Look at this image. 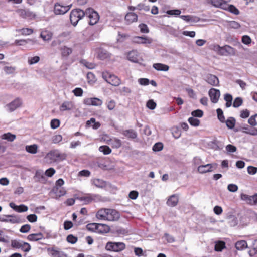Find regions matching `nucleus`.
I'll list each match as a JSON object with an SVG mask.
<instances>
[{
    "instance_id": "nucleus-13",
    "label": "nucleus",
    "mask_w": 257,
    "mask_h": 257,
    "mask_svg": "<svg viewBox=\"0 0 257 257\" xmlns=\"http://www.w3.org/2000/svg\"><path fill=\"white\" fill-rule=\"evenodd\" d=\"M72 5L63 6L57 3L54 6V13L56 15H63L67 13L71 8Z\"/></svg>"
},
{
    "instance_id": "nucleus-25",
    "label": "nucleus",
    "mask_w": 257,
    "mask_h": 257,
    "mask_svg": "<svg viewBox=\"0 0 257 257\" xmlns=\"http://www.w3.org/2000/svg\"><path fill=\"white\" fill-rule=\"evenodd\" d=\"M44 238V236L41 233H32L27 236V239L30 241H37Z\"/></svg>"
},
{
    "instance_id": "nucleus-53",
    "label": "nucleus",
    "mask_w": 257,
    "mask_h": 257,
    "mask_svg": "<svg viewBox=\"0 0 257 257\" xmlns=\"http://www.w3.org/2000/svg\"><path fill=\"white\" fill-rule=\"evenodd\" d=\"M35 177L38 179V181H40L41 180H44L45 177L42 170H38L36 172Z\"/></svg>"
},
{
    "instance_id": "nucleus-11",
    "label": "nucleus",
    "mask_w": 257,
    "mask_h": 257,
    "mask_svg": "<svg viewBox=\"0 0 257 257\" xmlns=\"http://www.w3.org/2000/svg\"><path fill=\"white\" fill-rule=\"evenodd\" d=\"M0 221L16 224L20 222V218L14 215H0Z\"/></svg>"
},
{
    "instance_id": "nucleus-20",
    "label": "nucleus",
    "mask_w": 257,
    "mask_h": 257,
    "mask_svg": "<svg viewBox=\"0 0 257 257\" xmlns=\"http://www.w3.org/2000/svg\"><path fill=\"white\" fill-rule=\"evenodd\" d=\"M9 206L15 211L18 212H24L27 211L28 210V207L23 204L18 206L16 205L14 203L11 202L9 204Z\"/></svg>"
},
{
    "instance_id": "nucleus-22",
    "label": "nucleus",
    "mask_w": 257,
    "mask_h": 257,
    "mask_svg": "<svg viewBox=\"0 0 257 257\" xmlns=\"http://www.w3.org/2000/svg\"><path fill=\"white\" fill-rule=\"evenodd\" d=\"M180 18L187 22L197 23L200 20L198 17L192 15H180Z\"/></svg>"
},
{
    "instance_id": "nucleus-29",
    "label": "nucleus",
    "mask_w": 257,
    "mask_h": 257,
    "mask_svg": "<svg viewBox=\"0 0 257 257\" xmlns=\"http://www.w3.org/2000/svg\"><path fill=\"white\" fill-rule=\"evenodd\" d=\"M62 57H67L70 54L72 53V49L67 46L61 47L60 49Z\"/></svg>"
},
{
    "instance_id": "nucleus-59",
    "label": "nucleus",
    "mask_w": 257,
    "mask_h": 257,
    "mask_svg": "<svg viewBox=\"0 0 257 257\" xmlns=\"http://www.w3.org/2000/svg\"><path fill=\"white\" fill-rule=\"evenodd\" d=\"M67 241L71 244H75L77 241V238L72 234H70L67 237Z\"/></svg>"
},
{
    "instance_id": "nucleus-9",
    "label": "nucleus",
    "mask_w": 257,
    "mask_h": 257,
    "mask_svg": "<svg viewBox=\"0 0 257 257\" xmlns=\"http://www.w3.org/2000/svg\"><path fill=\"white\" fill-rule=\"evenodd\" d=\"M217 167V164L210 163L206 165H200L197 168V171L201 174L212 172Z\"/></svg>"
},
{
    "instance_id": "nucleus-64",
    "label": "nucleus",
    "mask_w": 257,
    "mask_h": 257,
    "mask_svg": "<svg viewBox=\"0 0 257 257\" xmlns=\"http://www.w3.org/2000/svg\"><path fill=\"white\" fill-rule=\"evenodd\" d=\"M241 40L242 42L245 45H249L251 42V38L247 35L243 36Z\"/></svg>"
},
{
    "instance_id": "nucleus-61",
    "label": "nucleus",
    "mask_w": 257,
    "mask_h": 257,
    "mask_svg": "<svg viewBox=\"0 0 257 257\" xmlns=\"http://www.w3.org/2000/svg\"><path fill=\"white\" fill-rule=\"evenodd\" d=\"M163 145L162 143H156L153 147V150L154 151H160L162 150Z\"/></svg>"
},
{
    "instance_id": "nucleus-1",
    "label": "nucleus",
    "mask_w": 257,
    "mask_h": 257,
    "mask_svg": "<svg viewBox=\"0 0 257 257\" xmlns=\"http://www.w3.org/2000/svg\"><path fill=\"white\" fill-rule=\"evenodd\" d=\"M96 217L100 220L114 221L120 217L119 212L115 209L101 208L96 213Z\"/></svg>"
},
{
    "instance_id": "nucleus-50",
    "label": "nucleus",
    "mask_w": 257,
    "mask_h": 257,
    "mask_svg": "<svg viewBox=\"0 0 257 257\" xmlns=\"http://www.w3.org/2000/svg\"><path fill=\"white\" fill-rule=\"evenodd\" d=\"M60 125V121L57 119H53L51 121L50 126L53 129L58 128Z\"/></svg>"
},
{
    "instance_id": "nucleus-62",
    "label": "nucleus",
    "mask_w": 257,
    "mask_h": 257,
    "mask_svg": "<svg viewBox=\"0 0 257 257\" xmlns=\"http://www.w3.org/2000/svg\"><path fill=\"white\" fill-rule=\"evenodd\" d=\"M147 107L150 109L153 110L156 107V103L153 100H149L147 103Z\"/></svg>"
},
{
    "instance_id": "nucleus-37",
    "label": "nucleus",
    "mask_w": 257,
    "mask_h": 257,
    "mask_svg": "<svg viewBox=\"0 0 257 257\" xmlns=\"http://www.w3.org/2000/svg\"><path fill=\"white\" fill-rule=\"evenodd\" d=\"M98 56L100 59L104 60L110 58L111 57V54L105 50H101L98 54Z\"/></svg>"
},
{
    "instance_id": "nucleus-3",
    "label": "nucleus",
    "mask_w": 257,
    "mask_h": 257,
    "mask_svg": "<svg viewBox=\"0 0 257 257\" xmlns=\"http://www.w3.org/2000/svg\"><path fill=\"white\" fill-rule=\"evenodd\" d=\"M85 15V11L84 12L80 9H75L71 11L70 14V20L71 24L75 26L77 24L79 20L82 19Z\"/></svg>"
},
{
    "instance_id": "nucleus-39",
    "label": "nucleus",
    "mask_w": 257,
    "mask_h": 257,
    "mask_svg": "<svg viewBox=\"0 0 257 257\" xmlns=\"http://www.w3.org/2000/svg\"><path fill=\"white\" fill-rule=\"evenodd\" d=\"M235 119L234 118L230 117L225 122L228 128L232 129L234 128L235 124Z\"/></svg>"
},
{
    "instance_id": "nucleus-8",
    "label": "nucleus",
    "mask_w": 257,
    "mask_h": 257,
    "mask_svg": "<svg viewBox=\"0 0 257 257\" xmlns=\"http://www.w3.org/2000/svg\"><path fill=\"white\" fill-rule=\"evenodd\" d=\"M85 15L88 16L89 19V24L90 25H95L99 20V16L98 13L91 8L86 10Z\"/></svg>"
},
{
    "instance_id": "nucleus-41",
    "label": "nucleus",
    "mask_w": 257,
    "mask_h": 257,
    "mask_svg": "<svg viewBox=\"0 0 257 257\" xmlns=\"http://www.w3.org/2000/svg\"><path fill=\"white\" fill-rule=\"evenodd\" d=\"M240 198L242 200L245 201L247 204L251 205L252 196L242 193L240 195Z\"/></svg>"
},
{
    "instance_id": "nucleus-24",
    "label": "nucleus",
    "mask_w": 257,
    "mask_h": 257,
    "mask_svg": "<svg viewBox=\"0 0 257 257\" xmlns=\"http://www.w3.org/2000/svg\"><path fill=\"white\" fill-rule=\"evenodd\" d=\"M15 43L19 46H23L26 44H30L31 45H33L35 43H36V41L32 39H21V40H16L15 41Z\"/></svg>"
},
{
    "instance_id": "nucleus-58",
    "label": "nucleus",
    "mask_w": 257,
    "mask_h": 257,
    "mask_svg": "<svg viewBox=\"0 0 257 257\" xmlns=\"http://www.w3.org/2000/svg\"><path fill=\"white\" fill-rule=\"evenodd\" d=\"M191 115L193 117H201L203 115V112L201 110L197 109L196 110L193 111L191 112Z\"/></svg>"
},
{
    "instance_id": "nucleus-46",
    "label": "nucleus",
    "mask_w": 257,
    "mask_h": 257,
    "mask_svg": "<svg viewBox=\"0 0 257 257\" xmlns=\"http://www.w3.org/2000/svg\"><path fill=\"white\" fill-rule=\"evenodd\" d=\"M90 103L94 106H100L102 104V101L97 98H92L90 99Z\"/></svg>"
},
{
    "instance_id": "nucleus-21",
    "label": "nucleus",
    "mask_w": 257,
    "mask_h": 257,
    "mask_svg": "<svg viewBox=\"0 0 257 257\" xmlns=\"http://www.w3.org/2000/svg\"><path fill=\"white\" fill-rule=\"evenodd\" d=\"M127 58L130 61L135 63H138L140 60L139 53L136 50L130 51L128 53Z\"/></svg>"
},
{
    "instance_id": "nucleus-56",
    "label": "nucleus",
    "mask_w": 257,
    "mask_h": 257,
    "mask_svg": "<svg viewBox=\"0 0 257 257\" xmlns=\"http://www.w3.org/2000/svg\"><path fill=\"white\" fill-rule=\"evenodd\" d=\"M242 99L240 97H237L234 100L233 106L235 108L238 107L242 104Z\"/></svg>"
},
{
    "instance_id": "nucleus-43",
    "label": "nucleus",
    "mask_w": 257,
    "mask_h": 257,
    "mask_svg": "<svg viewBox=\"0 0 257 257\" xmlns=\"http://www.w3.org/2000/svg\"><path fill=\"white\" fill-rule=\"evenodd\" d=\"M99 151L104 155L109 154L111 152V149L107 146H101L99 148Z\"/></svg>"
},
{
    "instance_id": "nucleus-18",
    "label": "nucleus",
    "mask_w": 257,
    "mask_h": 257,
    "mask_svg": "<svg viewBox=\"0 0 257 257\" xmlns=\"http://www.w3.org/2000/svg\"><path fill=\"white\" fill-rule=\"evenodd\" d=\"M205 81L210 85L216 86L219 84L218 78L214 75L208 74L205 78Z\"/></svg>"
},
{
    "instance_id": "nucleus-33",
    "label": "nucleus",
    "mask_w": 257,
    "mask_h": 257,
    "mask_svg": "<svg viewBox=\"0 0 257 257\" xmlns=\"http://www.w3.org/2000/svg\"><path fill=\"white\" fill-rule=\"evenodd\" d=\"M92 183L97 187L104 188L106 186L105 181L100 179H94L92 180Z\"/></svg>"
},
{
    "instance_id": "nucleus-2",
    "label": "nucleus",
    "mask_w": 257,
    "mask_h": 257,
    "mask_svg": "<svg viewBox=\"0 0 257 257\" xmlns=\"http://www.w3.org/2000/svg\"><path fill=\"white\" fill-rule=\"evenodd\" d=\"M67 155L61 153L58 150H54L48 153L45 158L49 160V162H59L66 159Z\"/></svg>"
},
{
    "instance_id": "nucleus-40",
    "label": "nucleus",
    "mask_w": 257,
    "mask_h": 257,
    "mask_svg": "<svg viewBox=\"0 0 257 257\" xmlns=\"http://www.w3.org/2000/svg\"><path fill=\"white\" fill-rule=\"evenodd\" d=\"M80 63L83 66H85L87 68L89 69H92L95 67V65L94 63L88 62L86 60H81L80 61Z\"/></svg>"
},
{
    "instance_id": "nucleus-15",
    "label": "nucleus",
    "mask_w": 257,
    "mask_h": 257,
    "mask_svg": "<svg viewBox=\"0 0 257 257\" xmlns=\"http://www.w3.org/2000/svg\"><path fill=\"white\" fill-rule=\"evenodd\" d=\"M22 104V101L19 98L15 99L11 103L5 106L6 109L9 112H12L19 107Z\"/></svg>"
},
{
    "instance_id": "nucleus-42",
    "label": "nucleus",
    "mask_w": 257,
    "mask_h": 257,
    "mask_svg": "<svg viewBox=\"0 0 257 257\" xmlns=\"http://www.w3.org/2000/svg\"><path fill=\"white\" fill-rule=\"evenodd\" d=\"M111 144L113 147L118 148L121 146V141L120 140L116 138L111 139Z\"/></svg>"
},
{
    "instance_id": "nucleus-55",
    "label": "nucleus",
    "mask_w": 257,
    "mask_h": 257,
    "mask_svg": "<svg viewBox=\"0 0 257 257\" xmlns=\"http://www.w3.org/2000/svg\"><path fill=\"white\" fill-rule=\"evenodd\" d=\"M20 32L23 35H29L33 33V30L30 28H23L20 30Z\"/></svg>"
},
{
    "instance_id": "nucleus-16",
    "label": "nucleus",
    "mask_w": 257,
    "mask_h": 257,
    "mask_svg": "<svg viewBox=\"0 0 257 257\" xmlns=\"http://www.w3.org/2000/svg\"><path fill=\"white\" fill-rule=\"evenodd\" d=\"M208 94L212 102L216 103L218 102L220 95V91L219 90L211 88L209 90Z\"/></svg>"
},
{
    "instance_id": "nucleus-34",
    "label": "nucleus",
    "mask_w": 257,
    "mask_h": 257,
    "mask_svg": "<svg viewBox=\"0 0 257 257\" xmlns=\"http://www.w3.org/2000/svg\"><path fill=\"white\" fill-rule=\"evenodd\" d=\"M27 152L31 154H36L37 152L38 146L36 144L27 145L25 147Z\"/></svg>"
},
{
    "instance_id": "nucleus-31",
    "label": "nucleus",
    "mask_w": 257,
    "mask_h": 257,
    "mask_svg": "<svg viewBox=\"0 0 257 257\" xmlns=\"http://www.w3.org/2000/svg\"><path fill=\"white\" fill-rule=\"evenodd\" d=\"M122 134L131 139H135L137 137V133L133 130H125L123 132Z\"/></svg>"
},
{
    "instance_id": "nucleus-52",
    "label": "nucleus",
    "mask_w": 257,
    "mask_h": 257,
    "mask_svg": "<svg viewBox=\"0 0 257 257\" xmlns=\"http://www.w3.org/2000/svg\"><path fill=\"white\" fill-rule=\"evenodd\" d=\"M181 11L179 9H174V10H168L166 12V13L170 15H174L175 16H178L180 15Z\"/></svg>"
},
{
    "instance_id": "nucleus-57",
    "label": "nucleus",
    "mask_w": 257,
    "mask_h": 257,
    "mask_svg": "<svg viewBox=\"0 0 257 257\" xmlns=\"http://www.w3.org/2000/svg\"><path fill=\"white\" fill-rule=\"evenodd\" d=\"M16 70V68L15 67L12 66H5L4 67V71L8 74L13 73Z\"/></svg>"
},
{
    "instance_id": "nucleus-32",
    "label": "nucleus",
    "mask_w": 257,
    "mask_h": 257,
    "mask_svg": "<svg viewBox=\"0 0 257 257\" xmlns=\"http://www.w3.org/2000/svg\"><path fill=\"white\" fill-rule=\"evenodd\" d=\"M235 247L238 250H242L247 248V244L245 240L238 241L235 243Z\"/></svg>"
},
{
    "instance_id": "nucleus-47",
    "label": "nucleus",
    "mask_w": 257,
    "mask_h": 257,
    "mask_svg": "<svg viewBox=\"0 0 257 257\" xmlns=\"http://www.w3.org/2000/svg\"><path fill=\"white\" fill-rule=\"evenodd\" d=\"M228 11L235 15H238L239 14V11L234 6L227 4V9Z\"/></svg>"
},
{
    "instance_id": "nucleus-35",
    "label": "nucleus",
    "mask_w": 257,
    "mask_h": 257,
    "mask_svg": "<svg viewBox=\"0 0 257 257\" xmlns=\"http://www.w3.org/2000/svg\"><path fill=\"white\" fill-rule=\"evenodd\" d=\"M16 135L11 133H5L2 135V139L6 140L9 142H12L16 139Z\"/></svg>"
},
{
    "instance_id": "nucleus-45",
    "label": "nucleus",
    "mask_w": 257,
    "mask_h": 257,
    "mask_svg": "<svg viewBox=\"0 0 257 257\" xmlns=\"http://www.w3.org/2000/svg\"><path fill=\"white\" fill-rule=\"evenodd\" d=\"M188 122L191 125L194 126H198L200 124V120L197 118H194L193 116L189 118Z\"/></svg>"
},
{
    "instance_id": "nucleus-63",
    "label": "nucleus",
    "mask_w": 257,
    "mask_h": 257,
    "mask_svg": "<svg viewBox=\"0 0 257 257\" xmlns=\"http://www.w3.org/2000/svg\"><path fill=\"white\" fill-rule=\"evenodd\" d=\"M31 229V226L29 224H25L23 225L20 229V231L22 233H27Z\"/></svg>"
},
{
    "instance_id": "nucleus-49",
    "label": "nucleus",
    "mask_w": 257,
    "mask_h": 257,
    "mask_svg": "<svg viewBox=\"0 0 257 257\" xmlns=\"http://www.w3.org/2000/svg\"><path fill=\"white\" fill-rule=\"evenodd\" d=\"M120 92L124 96H128L132 93L131 88L124 86L120 88Z\"/></svg>"
},
{
    "instance_id": "nucleus-12",
    "label": "nucleus",
    "mask_w": 257,
    "mask_h": 257,
    "mask_svg": "<svg viewBox=\"0 0 257 257\" xmlns=\"http://www.w3.org/2000/svg\"><path fill=\"white\" fill-rule=\"evenodd\" d=\"M16 13L23 18L32 19L36 17V14L28 9H19L16 11Z\"/></svg>"
},
{
    "instance_id": "nucleus-30",
    "label": "nucleus",
    "mask_w": 257,
    "mask_h": 257,
    "mask_svg": "<svg viewBox=\"0 0 257 257\" xmlns=\"http://www.w3.org/2000/svg\"><path fill=\"white\" fill-rule=\"evenodd\" d=\"M86 126L87 127L92 126L94 129H97L100 126V124L98 122H96L95 118H91L86 122Z\"/></svg>"
},
{
    "instance_id": "nucleus-23",
    "label": "nucleus",
    "mask_w": 257,
    "mask_h": 257,
    "mask_svg": "<svg viewBox=\"0 0 257 257\" xmlns=\"http://www.w3.org/2000/svg\"><path fill=\"white\" fill-rule=\"evenodd\" d=\"M179 197L176 194L171 195L167 201V204L170 207L175 206L178 202Z\"/></svg>"
},
{
    "instance_id": "nucleus-26",
    "label": "nucleus",
    "mask_w": 257,
    "mask_h": 257,
    "mask_svg": "<svg viewBox=\"0 0 257 257\" xmlns=\"http://www.w3.org/2000/svg\"><path fill=\"white\" fill-rule=\"evenodd\" d=\"M74 108L73 103L71 101L64 102L60 107V110L61 111L66 110H71Z\"/></svg>"
},
{
    "instance_id": "nucleus-4",
    "label": "nucleus",
    "mask_w": 257,
    "mask_h": 257,
    "mask_svg": "<svg viewBox=\"0 0 257 257\" xmlns=\"http://www.w3.org/2000/svg\"><path fill=\"white\" fill-rule=\"evenodd\" d=\"M214 50L220 55L224 56L234 55L236 53L235 49L229 45L220 47L218 45H216L214 46Z\"/></svg>"
},
{
    "instance_id": "nucleus-51",
    "label": "nucleus",
    "mask_w": 257,
    "mask_h": 257,
    "mask_svg": "<svg viewBox=\"0 0 257 257\" xmlns=\"http://www.w3.org/2000/svg\"><path fill=\"white\" fill-rule=\"evenodd\" d=\"M136 8L138 10H144L145 12H148L150 10V7L149 6H146L143 3H140L137 5Z\"/></svg>"
},
{
    "instance_id": "nucleus-60",
    "label": "nucleus",
    "mask_w": 257,
    "mask_h": 257,
    "mask_svg": "<svg viewBox=\"0 0 257 257\" xmlns=\"http://www.w3.org/2000/svg\"><path fill=\"white\" fill-rule=\"evenodd\" d=\"M62 140V136L60 135H56L52 137V142L54 144H57L61 142Z\"/></svg>"
},
{
    "instance_id": "nucleus-44",
    "label": "nucleus",
    "mask_w": 257,
    "mask_h": 257,
    "mask_svg": "<svg viewBox=\"0 0 257 257\" xmlns=\"http://www.w3.org/2000/svg\"><path fill=\"white\" fill-rule=\"evenodd\" d=\"M225 247V243L224 242L218 241L215 245V250L217 251H221Z\"/></svg>"
},
{
    "instance_id": "nucleus-10",
    "label": "nucleus",
    "mask_w": 257,
    "mask_h": 257,
    "mask_svg": "<svg viewBox=\"0 0 257 257\" xmlns=\"http://www.w3.org/2000/svg\"><path fill=\"white\" fill-rule=\"evenodd\" d=\"M132 42L134 44L147 45L153 42V39L147 36H135L132 38Z\"/></svg>"
},
{
    "instance_id": "nucleus-28",
    "label": "nucleus",
    "mask_w": 257,
    "mask_h": 257,
    "mask_svg": "<svg viewBox=\"0 0 257 257\" xmlns=\"http://www.w3.org/2000/svg\"><path fill=\"white\" fill-rule=\"evenodd\" d=\"M153 67L157 71H167L169 69V66L162 63H155Z\"/></svg>"
},
{
    "instance_id": "nucleus-36",
    "label": "nucleus",
    "mask_w": 257,
    "mask_h": 257,
    "mask_svg": "<svg viewBox=\"0 0 257 257\" xmlns=\"http://www.w3.org/2000/svg\"><path fill=\"white\" fill-rule=\"evenodd\" d=\"M40 36L44 41H49L52 38V34L49 31H45L41 32Z\"/></svg>"
},
{
    "instance_id": "nucleus-54",
    "label": "nucleus",
    "mask_w": 257,
    "mask_h": 257,
    "mask_svg": "<svg viewBox=\"0 0 257 257\" xmlns=\"http://www.w3.org/2000/svg\"><path fill=\"white\" fill-rule=\"evenodd\" d=\"M139 28L140 29V31L143 33H148L149 32L147 25L145 24H140L139 25Z\"/></svg>"
},
{
    "instance_id": "nucleus-7",
    "label": "nucleus",
    "mask_w": 257,
    "mask_h": 257,
    "mask_svg": "<svg viewBox=\"0 0 257 257\" xmlns=\"http://www.w3.org/2000/svg\"><path fill=\"white\" fill-rule=\"evenodd\" d=\"M11 246L16 249H21L25 252H29L31 250V245L27 242L21 240H11Z\"/></svg>"
},
{
    "instance_id": "nucleus-19",
    "label": "nucleus",
    "mask_w": 257,
    "mask_h": 257,
    "mask_svg": "<svg viewBox=\"0 0 257 257\" xmlns=\"http://www.w3.org/2000/svg\"><path fill=\"white\" fill-rule=\"evenodd\" d=\"M211 3L216 7H219L224 10L227 9V3L230 0H210Z\"/></svg>"
},
{
    "instance_id": "nucleus-48",
    "label": "nucleus",
    "mask_w": 257,
    "mask_h": 257,
    "mask_svg": "<svg viewBox=\"0 0 257 257\" xmlns=\"http://www.w3.org/2000/svg\"><path fill=\"white\" fill-rule=\"evenodd\" d=\"M217 113V117L218 119L221 122H225V117L223 115V111L220 108H218L216 110Z\"/></svg>"
},
{
    "instance_id": "nucleus-6",
    "label": "nucleus",
    "mask_w": 257,
    "mask_h": 257,
    "mask_svg": "<svg viewBox=\"0 0 257 257\" xmlns=\"http://www.w3.org/2000/svg\"><path fill=\"white\" fill-rule=\"evenodd\" d=\"M125 248V244L123 242H108L105 246V249L108 251L119 252Z\"/></svg>"
},
{
    "instance_id": "nucleus-14",
    "label": "nucleus",
    "mask_w": 257,
    "mask_h": 257,
    "mask_svg": "<svg viewBox=\"0 0 257 257\" xmlns=\"http://www.w3.org/2000/svg\"><path fill=\"white\" fill-rule=\"evenodd\" d=\"M47 251L48 255L51 257H68L65 252L54 247L47 248Z\"/></svg>"
},
{
    "instance_id": "nucleus-5",
    "label": "nucleus",
    "mask_w": 257,
    "mask_h": 257,
    "mask_svg": "<svg viewBox=\"0 0 257 257\" xmlns=\"http://www.w3.org/2000/svg\"><path fill=\"white\" fill-rule=\"evenodd\" d=\"M102 77L108 83L113 86H118L121 83L120 80L117 76L108 72H103Z\"/></svg>"
},
{
    "instance_id": "nucleus-38",
    "label": "nucleus",
    "mask_w": 257,
    "mask_h": 257,
    "mask_svg": "<svg viewBox=\"0 0 257 257\" xmlns=\"http://www.w3.org/2000/svg\"><path fill=\"white\" fill-rule=\"evenodd\" d=\"M228 222L230 226H235L238 224L237 218L234 216H230L228 218Z\"/></svg>"
},
{
    "instance_id": "nucleus-17",
    "label": "nucleus",
    "mask_w": 257,
    "mask_h": 257,
    "mask_svg": "<svg viewBox=\"0 0 257 257\" xmlns=\"http://www.w3.org/2000/svg\"><path fill=\"white\" fill-rule=\"evenodd\" d=\"M104 226L103 224L99 223H89L86 225V228L88 230L97 232L99 233H102L103 231L100 228Z\"/></svg>"
},
{
    "instance_id": "nucleus-27",
    "label": "nucleus",
    "mask_w": 257,
    "mask_h": 257,
    "mask_svg": "<svg viewBox=\"0 0 257 257\" xmlns=\"http://www.w3.org/2000/svg\"><path fill=\"white\" fill-rule=\"evenodd\" d=\"M138 16L133 12H130L126 14L125 16V20L129 23H132L137 21Z\"/></svg>"
}]
</instances>
